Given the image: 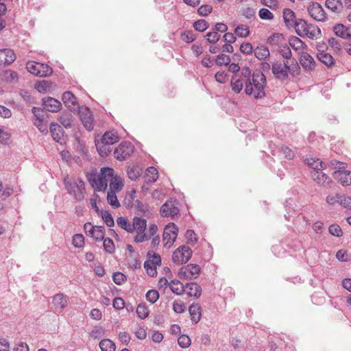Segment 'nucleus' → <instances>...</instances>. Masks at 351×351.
I'll list each match as a JSON object with an SVG mask.
<instances>
[{
    "label": "nucleus",
    "instance_id": "4c0bfd02",
    "mask_svg": "<svg viewBox=\"0 0 351 351\" xmlns=\"http://www.w3.org/2000/svg\"><path fill=\"white\" fill-rule=\"evenodd\" d=\"M50 132L55 141L59 142L62 135V129L57 123H51L50 125Z\"/></svg>",
    "mask_w": 351,
    "mask_h": 351
},
{
    "label": "nucleus",
    "instance_id": "9d476101",
    "mask_svg": "<svg viewBox=\"0 0 351 351\" xmlns=\"http://www.w3.org/2000/svg\"><path fill=\"white\" fill-rule=\"evenodd\" d=\"M310 16L317 21H325L327 15L322 5L317 2H311L307 7Z\"/></svg>",
    "mask_w": 351,
    "mask_h": 351
},
{
    "label": "nucleus",
    "instance_id": "c9c22d12",
    "mask_svg": "<svg viewBox=\"0 0 351 351\" xmlns=\"http://www.w3.org/2000/svg\"><path fill=\"white\" fill-rule=\"evenodd\" d=\"M141 171L142 169H140L139 167L135 165L129 166L127 169L128 178L131 180H136L137 178H138Z\"/></svg>",
    "mask_w": 351,
    "mask_h": 351
},
{
    "label": "nucleus",
    "instance_id": "dca6fc26",
    "mask_svg": "<svg viewBox=\"0 0 351 351\" xmlns=\"http://www.w3.org/2000/svg\"><path fill=\"white\" fill-rule=\"evenodd\" d=\"M43 108L49 112H56L60 110L61 103L53 97L43 99Z\"/></svg>",
    "mask_w": 351,
    "mask_h": 351
},
{
    "label": "nucleus",
    "instance_id": "c03bdc74",
    "mask_svg": "<svg viewBox=\"0 0 351 351\" xmlns=\"http://www.w3.org/2000/svg\"><path fill=\"white\" fill-rule=\"evenodd\" d=\"M107 201L108 203L114 208H117L120 206V203L117 197V193L108 191Z\"/></svg>",
    "mask_w": 351,
    "mask_h": 351
},
{
    "label": "nucleus",
    "instance_id": "5701e85b",
    "mask_svg": "<svg viewBox=\"0 0 351 351\" xmlns=\"http://www.w3.org/2000/svg\"><path fill=\"white\" fill-rule=\"evenodd\" d=\"M62 101L65 106H66L71 110H75L77 107L76 97L70 91H66L62 95Z\"/></svg>",
    "mask_w": 351,
    "mask_h": 351
},
{
    "label": "nucleus",
    "instance_id": "423d86ee",
    "mask_svg": "<svg viewBox=\"0 0 351 351\" xmlns=\"http://www.w3.org/2000/svg\"><path fill=\"white\" fill-rule=\"evenodd\" d=\"M192 253L193 251L189 246L181 245L173 252L172 261L176 264H185L191 258Z\"/></svg>",
    "mask_w": 351,
    "mask_h": 351
},
{
    "label": "nucleus",
    "instance_id": "f257e3e1",
    "mask_svg": "<svg viewBox=\"0 0 351 351\" xmlns=\"http://www.w3.org/2000/svg\"><path fill=\"white\" fill-rule=\"evenodd\" d=\"M266 79L263 73L253 74L245 84V94L254 99H260L265 96V85Z\"/></svg>",
    "mask_w": 351,
    "mask_h": 351
},
{
    "label": "nucleus",
    "instance_id": "ea45409f",
    "mask_svg": "<svg viewBox=\"0 0 351 351\" xmlns=\"http://www.w3.org/2000/svg\"><path fill=\"white\" fill-rule=\"evenodd\" d=\"M231 87L236 93H239L241 90V80L238 74L234 75L231 80Z\"/></svg>",
    "mask_w": 351,
    "mask_h": 351
},
{
    "label": "nucleus",
    "instance_id": "39448f33",
    "mask_svg": "<svg viewBox=\"0 0 351 351\" xmlns=\"http://www.w3.org/2000/svg\"><path fill=\"white\" fill-rule=\"evenodd\" d=\"M26 69L30 73L43 77L51 75L53 72L48 64L34 61L27 62Z\"/></svg>",
    "mask_w": 351,
    "mask_h": 351
},
{
    "label": "nucleus",
    "instance_id": "79ce46f5",
    "mask_svg": "<svg viewBox=\"0 0 351 351\" xmlns=\"http://www.w3.org/2000/svg\"><path fill=\"white\" fill-rule=\"evenodd\" d=\"M105 229L104 226H95L94 231L91 235L95 241H101L104 239Z\"/></svg>",
    "mask_w": 351,
    "mask_h": 351
},
{
    "label": "nucleus",
    "instance_id": "052dcab7",
    "mask_svg": "<svg viewBox=\"0 0 351 351\" xmlns=\"http://www.w3.org/2000/svg\"><path fill=\"white\" fill-rule=\"evenodd\" d=\"M258 15L263 20H271L274 18L273 13L266 8H261L259 10Z\"/></svg>",
    "mask_w": 351,
    "mask_h": 351
},
{
    "label": "nucleus",
    "instance_id": "20e7f679",
    "mask_svg": "<svg viewBox=\"0 0 351 351\" xmlns=\"http://www.w3.org/2000/svg\"><path fill=\"white\" fill-rule=\"evenodd\" d=\"M64 184L67 192L73 196L78 202L84 199L85 194V184L81 178L71 179L66 177L64 179Z\"/></svg>",
    "mask_w": 351,
    "mask_h": 351
},
{
    "label": "nucleus",
    "instance_id": "09e8293b",
    "mask_svg": "<svg viewBox=\"0 0 351 351\" xmlns=\"http://www.w3.org/2000/svg\"><path fill=\"white\" fill-rule=\"evenodd\" d=\"M136 313L139 318L145 319L149 315V310L145 304H138L136 308Z\"/></svg>",
    "mask_w": 351,
    "mask_h": 351
},
{
    "label": "nucleus",
    "instance_id": "e433bc0d",
    "mask_svg": "<svg viewBox=\"0 0 351 351\" xmlns=\"http://www.w3.org/2000/svg\"><path fill=\"white\" fill-rule=\"evenodd\" d=\"M99 348L101 351H115V343L109 339H102L99 343Z\"/></svg>",
    "mask_w": 351,
    "mask_h": 351
},
{
    "label": "nucleus",
    "instance_id": "6e6552de",
    "mask_svg": "<svg viewBox=\"0 0 351 351\" xmlns=\"http://www.w3.org/2000/svg\"><path fill=\"white\" fill-rule=\"evenodd\" d=\"M201 269L198 265L189 264L183 266L178 271V276L182 280H191L196 279L199 274Z\"/></svg>",
    "mask_w": 351,
    "mask_h": 351
},
{
    "label": "nucleus",
    "instance_id": "0e129e2a",
    "mask_svg": "<svg viewBox=\"0 0 351 351\" xmlns=\"http://www.w3.org/2000/svg\"><path fill=\"white\" fill-rule=\"evenodd\" d=\"M178 343L181 348H186L191 345V339L185 335L180 336Z\"/></svg>",
    "mask_w": 351,
    "mask_h": 351
},
{
    "label": "nucleus",
    "instance_id": "e2e57ef3",
    "mask_svg": "<svg viewBox=\"0 0 351 351\" xmlns=\"http://www.w3.org/2000/svg\"><path fill=\"white\" fill-rule=\"evenodd\" d=\"M156 266V265H152V263L147 261H145L144 264L147 274L152 277H154L157 275Z\"/></svg>",
    "mask_w": 351,
    "mask_h": 351
},
{
    "label": "nucleus",
    "instance_id": "4468645a",
    "mask_svg": "<svg viewBox=\"0 0 351 351\" xmlns=\"http://www.w3.org/2000/svg\"><path fill=\"white\" fill-rule=\"evenodd\" d=\"M300 62L302 66L307 71L314 69L316 65L314 58L308 53L307 51L300 54Z\"/></svg>",
    "mask_w": 351,
    "mask_h": 351
},
{
    "label": "nucleus",
    "instance_id": "7c9ffc66",
    "mask_svg": "<svg viewBox=\"0 0 351 351\" xmlns=\"http://www.w3.org/2000/svg\"><path fill=\"white\" fill-rule=\"evenodd\" d=\"M329 165L332 167L335 171L332 173V176H336L337 173H343L344 171H347L346 169L348 165L346 162L339 161L337 160L333 159L329 162Z\"/></svg>",
    "mask_w": 351,
    "mask_h": 351
},
{
    "label": "nucleus",
    "instance_id": "72a5a7b5",
    "mask_svg": "<svg viewBox=\"0 0 351 351\" xmlns=\"http://www.w3.org/2000/svg\"><path fill=\"white\" fill-rule=\"evenodd\" d=\"M158 178V170L154 167H149L146 170L145 182L147 184L153 183L156 181Z\"/></svg>",
    "mask_w": 351,
    "mask_h": 351
},
{
    "label": "nucleus",
    "instance_id": "864d4df0",
    "mask_svg": "<svg viewBox=\"0 0 351 351\" xmlns=\"http://www.w3.org/2000/svg\"><path fill=\"white\" fill-rule=\"evenodd\" d=\"M147 256L151 258L147 262L152 263V265H160L161 263V258L159 254H156L152 251H149L147 252Z\"/></svg>",
    "mask_w": 351,
    "mask_h": 351
},
{
    "label": "nucleus",
    "instance_id": "13d9d810",
    "mask_svg": "<svg viewBox=\"0 0 351 351\" xmlns=\"http://www.w3.org/2000/svg\"><path fill=\"white\" fill-rule=\"evenodd\" d=\"M230 62V58L228 56L221 53L217 56L216 63L219 66L228 65Z\"/></svg>",
    "mask_w": 351,
    "mask_h": 351
},
{
    "label": "nucleus",
    "instance_id": "9b49d317",
    "mask_svg": "<svg viewBox=\"0 0 351 351\" xmlns=\"http://www.w3.org/2000/svg\"><path fill=\"white\" fill-rule=\"evenodd\" d=\"M79 116L84 127L88 131H92L94 128V118L90 109L85 106L79 108Z\"/></svg>",
    "mask_w": 351,
    "mask_h": 351
},
{
    "label": "nucleus",
    "instance_id": "6ab92c4d",
    "mask_svg": "<svg viewBox=\"0 0 351 351\" xmlns=\"http://www.w3.org/2000/svg\"><path fill=\"white\" fill-rule=\"evenodd\" d=\"M313 180L319 185L328 186L332 183V180L322 171H316L312 173Z\"/></svg>",
    "mask_w": 351,
    "mask_h": 351
},
{
    "label": "nucleus",
    "instance_id": "774afa93",
    "mask_svg": "<svg viewBox=\"0 0 351 351\" xmlns=\"http://www.w3.org/2000/svg\"><path fill=\"white\" fill-rule=\"evenodd\" d=\"M112 279L115 284L121 285L126 280V276L121 272H116L113 274Z\"/></svg>",
    "mask_w": 351,
    "mask_h": 351
},
{
    "label": "nucleus",
    "instance_id": "6e6d98bb",
    "mask_svg": "<svg viewBox=\"0 0 351 351\" xmlns=\"http://www.w3.org/2000/svg\"><path fill=\"white\" fill-rule=\"evenodd\" d=\"M159 298V293L156 290H149L146 293V299L152 304L155 303Z\"/></svg>",
    "mask_w": 351,
    "mask_h": 351
},
{
    "label": "nucleus",
    "instance_id": "bf43d9fd",
    "mask_svg": "<svg viewBox=\"0 0 351 351\" xmlns=\"http://www.w3.org/2000/svg\"><path fill=\"white\" fill-rule=\"evenodd\" d=\"M84 244V237L81 234H75L73 237V245L75 247H82Z\"/></svg>",
    "mask_w": 351,
    "mask_h": 351
},
{
    "label": "nucleus",
    "instance_id": "680f3d73",
    "mask_svg": "<svg viewBox=\"0 0 351 351\" xmlns=\"http://www.w3.org/2000/svg\"><path fill=\"white\" fill-rule=\"evenodd\" d=\"M105 335V330L102 327L94 328L91 332L90 337L95 339H98Z\"/></svg>",
    "mask_w": 351,
    "mask_h": 351
},
{
    "label": "nucleus",
    "instance_id": "473e14b6",
    "mask_svg": "<svg viewBox=\"0 0 351 351\" xmlns=\"http://www.w3.org/2000/svg\"><path fill=\"white\" fill-rule=\"evenodd\" d=\"M267 43L271 46H279L285 42L282 34L274 33L267 38Z\"/></svg>",
    "mask_w": 351,
    "mask_h": 351
},
{
    "label": "nucleus",
    "instance_id": "7ed1b4c3",
    "mask_svg": "<svg viewBox=\"0 0 351 351\" xmlns=\"http://www.w3.org/2000/svg\"><path fill=\"white\" fill-rule=\"evenodd\" d=\"M295 30L298 36L307 37L311 40H316L321 36V30L317 25L303 19L298 20Z\"/></svg>",
    "mask_w": 351,
    "mask_h": 351
},
{
    "label": "nucleus",
    "instance_id": "4be33fe9",
    "mask_svg": "<svg viewBox=\"0 0 351 351\" xmlns=\"http://www.w3.org/2000/svg\"><path fill=\"white\" fill-rule=\"evenodd\" d=\"M184 292L189 296L198 298L202 294V288L197 282H188L184 285Z\"/></svg>",
    "mask_w": 351,
    "mask_h": 351
},
{
    "label": "nucleus",
    "instance_id": "2eb2a0df",
    "mask_svg": "<svg viewBox=\"0 0 351 351\" xmlns=\"http://www.w3.org/2000/svg\"><path fill=\"white\" fill-rule=\"evenodd\" d=\"M289 44L294 51L300 54L308 50L307 45L300 38L295 36L289 38Z\"/></svg>",
    "mask_w": 351,
    "mask_h": 351
},
{
    "label": "nucleus",
    "instance_id": "338daca9",
    "mask_svg": "<svg viewBox=\"0 0 351 351\" xmlns=\"http://www.w3.org/2000/svg\"><path fill=\"white\" fill-rule=\"evenodd\" d=\"M185 237L186 239L188 244L194 245L197 241L196 234H195V232L192 230H188L186 232Z\"/></svg>",
    "mask_w": 351,
    "mask_h": 351
},
{
    "label": "nucleus",
    "instance_id": "0eeeda50",
    "mask_svg": "<svg viewBox=\"0 0 351 351\" xmlns=\"http://www.w3.org/2000/svg\"><path fill=\"white\" fill-rule=\"evenodd\" d=\"M178 233V227L173 223L167 225L164 229L162 241L165 247H171L176 240Z\"/></svg>",
    "mask_w": 351,
    "mask_h": 351
},
{
    "label": "nucleus",
    "instance_id": "de8ad7c7",
    "mask_svg": "<svg viewBox=\"0 0 351 351\" xmlns=\"http://www.w3.org/2000/svg\"><path fill=\"white\" fill-rule=\"evenodd\" d=\"M101 215L104 223L108 227H112L114 225L112 215L108 211H101Z\"/></svg>",
    "mask_w": 351,
    "mask_h": 351
},
{
    "label": "nucleus",
    "instance_id": "5fc2aeb1",
    "mask_svg": "<svg viewBox=\"0 0 351 351\" xmlns=\"http://www.w3.org/2000/svg\"><path fill=\"white\" fill-rule=\"evenodd\" d=\"M289 73L293 77L299 75L300 73V67L297 62H293L292 64H289L288 62Z\"/></svg>",
    "mask_w": 351,
    "mask_h": 351
},
{
    "label": "nucleus",
    "instance_id": "f8f14e48",
    "mask_svg": "<svg viewBox=\"0 0 351 351\" xmlns=\"http://www.w3.org/2000/svg\"><path fill=\"white\" fill-rule=\"evenodd\" d=\"M134 151L133 145L129 142L121 143L114 150V157L119 160L128 158Z\"/></svg>",
    "mask_w": 351,
    "mask_h": 351
},
{
    "label": "nucleus",
    "instance_id": "37998d69",
    "mask_svg": "<svg viewBox=\"0 0 351 351\" xmlns=\"http://www.w3.org/2000/svg\"><path fill=\"white\" fill-rule=\"evenodd\" d=\"M59 121L60 123L66 128H70L73 125V118L70 113L62 114Z\"/></svg>",
    "mask_w": 351,
    "mask_h": 351
},
{
    "label": "nucleus",
    "instance_id": "a878e982",
    "mask_svg": "<svg viewBox=\"0 0 351 351\" xmlns=\"http://www.w3.org/2000/svg\"><path fill=\"white\" fill-rule=\"evenodd\" d=\"M284 22L287 27H295L298 20L293 11L291 9L286 8L283 11Z\"/></svg>",
    "mask_w": 351,
    "mask_h": 351
},
{
    "label": "nucleus",
    "instance_id": "aec40b11",
    "mask_svg": "<svg viewBox=\"0 0 351 351\" xmlns=\"http://www.w3.org/2000/svg\"><path fill=\"white\" fill-rule=\"evenodd\" d=\"M53 304L57 312H62L67 306V298L62 293H58L53 297Z\"/></svg>",
    "mask_w": 351,
    "mask_h": 351
},
{
    "label": "nucleus",
    "instance_id": "603ef678",
    "mask_svg": "<svg viewBox=\"0 0 351 351\" xmlns=\"http://www.w3.org/2000/svg\"><path fill=\"white\" fill-rule=\"evenodd\" d=\"M103 241L104 250L109 254L112 253L114 250V245L112 240L110 238H106L104 239Z\"/></svg>",
    "mask_w": 351,
    "mask_h": 351
},
{
    "label": "nucleus",
    "instance_id": "ddd939ff",
    "mask_svg": "<svg viewBox=\"0 0 351 351\" xmlns=\"http://www.w3.org/2000/svg\"><path fill=\"white\" fill-rule=\"evenodd\" d=\"M16 60V55L10 49H0V65H9Z\"/></svg>",
    "mask_w": 351,
    "mask_h": 351
},
{
    "label": "nucleus",
    "instance_id": "a18cd8bd",
    "mask_svg": "<svg viewBox=\"0 0 351 351\" xmlns=\"http://www.w3.org/2000/svg\"><path fill=\"white\" fill-rule=\"evenodd\" d=\"M95 145L99 154L102 156H107L110 152L109 145H106L100 141L95 142Z\"/></svg>",
    "mask_w": 351,
    "mask_h": 351
},
{
    "label": "nucleus",
    "instance_id": "3c124183",
    "mask_svg": "<svg viewBox=\"0 0 351 351\" xmlns=\"http://www.w3.org/2000/svg\"><path fill=\"white\" fill-rule=\"evenodd\" d=\"M340 5L339 0H326V6L335 12H339Z\"/></svg>",
    "mask_w": 351,
    "mask_h": 351
},
{
    "label": "nucleus",
    "instance_id": "f3484780",
    "mask_svg": "<svg viewBox=\"0 0 351 351\" xmlns=\"http://www.w3.org/2000/svg\"><path fill=\"white\" fill-rule=\"evenodd\" d=\"M32 113L35 117V119L34 121V125L38 129V130L41 132H47L48 125L47 123H45L43 119V116L40 114V110L36 107L32 108Z\"/></svg>",
    "mask_w": 351,
    "mask_h": 351
},
{
    "label": "nucleus",
    "instance_id": "b1692460",
    "mask_svg": "<svg viewBox=\"0 0 351 351\" xmlns=\"http://www.w3.org/2000/svg\"><path fill=\"white\" fill-rule=\"evenodd\" d=\"M189 311L192 323H198L202 317L200 305L199 304H192L189 308Z\"/></svg>",
    "mask_w": 351,
    "mask_h": 351
},
{
    "label": "nucleus",
    "instance_id": "c756f323",
    "mask_svg": "<svg viewBox=\"0 0 351 351\" xmlns=\"http://www.w3.org/2000/svg\"><path fill=\"white\" fill-rule=\"evenodd\" d=\"M317 57L320 62L328 67H330L335 64V60L333 57L330 53L324 51L317 53Z\"/></svg>",
    "mask_w": 351,
    "mask_h": 351
},
{
    "label": "nucleus",
    "instance_id": "393cba45",
    "mask_svg": "<svg viewBox=\"0 0 351 351\" xmlns=\"http://www.w3.org/2000/svg\"><path fill=\"white\" fill-rule=\"evenodd\" d=\"M304 162L308 167H311L316 171H322L326 168V165L321 161L319 158L313 157H306L304 158Z\"/></svg>",
    "mask_w": 351,
    "mask_h": 351
},
{
    "label": "nucleus",
    "instance_id": "2f4dec72",
    "mask_svg": "<svg viewBox=\"0 0 351 351\" xmlns=\"http://www.w3.org/2000/svg\"><path fill=\"white\" fill-rule=\"evenodd\" d=\"M147 226V221L145 219L135 217L133 219V223H132V232L136 231H145Z\"/></svg>",
    "mask_w": 351,
    "mask_h": 351
},
{
    "label": "nucleus",
    "instance_id": "f704fd0d",
    "mask_svg": "<svg viewBox=\"0 0 351 351\" xmlns=\"http://www.w3.org/2000/svg\"><path fill=\"white\" fill-rule=\"evenodd\" d=\"M171 291L177 295H181L184 292V285L178 280H173L169 283Z\"/></svg>",
    "mask_w": 351,
    "mask_h": 351
},
{
    "label": "nucleus",
    "instance_id": "1a4fd4ad",
    "mask_svg": "<svg viewBox=\"0 0 351 351\" xmlns=\"http://www.w3.org/2000/svg\"><path fill=\"white\" fill-rule=\"evenodd\" d=\"M272 73L278 80H285L289 77L288 60L276 61L272 64Z\"/></svg>",
    "mask_w": 351,
    "mask_h": 351
},
{
    "label": "nucleus",
    "instance_id": "58836bf2",
    "mask_svg": "<svg viewBox=\"0 0 351 351\" xmlns=\"http://www.w3.org/2000/svg\"><path fill=\"white\" fill-rule=\"evenodd\" d=\"M254 54L258 59L263 60L269 56V51L267 47L265 46H260L257 47L254 49Z\"/></svg>",
    "mask_w": 351,
    "mask_h": 351
},
{
    "label": "nucleus",
    "instance_id": "a19ab883",
    "mask_svg": "<svg viewBox=\"0 0 351 351\" xmlns=\"http://www.w3.org/2000/svg\"><path fill=\"white\" fill-rule=\"evenodd\" d=\"M117 225L128 232H132V223H130L125 217H119L117 219Z\"/></svg>",
    "mask_w": 351,
    "mask_h": 351
},
{
    "label": "nucleus",
    "instance_id": "f03ea898",
    "mask_svg": "<svg viewBox=\"0 0 351 351\" xmlns=\"http://www.w3.org/2000/svg\"><path fill=\"white\" fill-rule=\"evenodd\" d=\"M114 169L110 167H103L100 173H90L87 176V180L91 186L97 191H105L108 187V180Z\"/></svg>",
    "mask_w": 351,
    "mask_h": 351
},
{
    "label": "nucleus",
    "instance_id": "69168bd1",
    "mask_svg": "<svg viewBox=\"0 0 351 351\" xmlns=\"http://www.w3.org/2000/svg\"><path fill=\"white\" fill-rule=\"evenodd\" d=\"M329 232L335 237H339L343 235V231L337 224H332L328 228Z\"/></svg>",
    "mask_w": 351,
    "mask_h": 351
},
{
    "label": "nucleus",
    "instance_id": "4d7b16f0",
    "mask_svg": "<svg viewBox=\"0 0 351 351\" xmlns=\"http://www.w3.org/2000/svg\"><path fill=\"white\" fill-rule=\"evenodd\" d=\"M3 77L7 82H12L17 81L18 74L14 71L8 70L4 72Z\"/></svg>",
    "mask_w": 351,
    "mask_h": 351
},
{
    "label": "nucleus",
    "instance_id": "8fccbe9b",
    "mask_svg": "<svg viewBox=\"0 0 351 351\" xmlns=\"http://www.w3.org/2000/svg\"><path fill=\"white\" fill-rule=\"evenodd\" d=\"M193 27L199 32H204L208 27V23L204 19H200L193 23Z\"/></svg>",
    "mask_w": 351,
    "mask_h": 351
},
{
    "label": "nucleus",
    "instance_id": "c85d7f7f",
    "mask_svg": "<svg viewBox=\"0 0 351 351\" xmlns=\"http://www.w3.org/2000/svg\"><path fill=\"white\" fill-rule=\"evenodd\" d=\"M119 139V137L117 132L108 131L104 133L100 141L106 145H112L116 143Z\"/></svg>",
    "mask_w": 351,
    "mask_h": 351
},
{
    "label": "nucleus",
    "instance_id": "a211bd4d",
    "mask_svg": "<svg viewBox=\"0 0 351 351\" xmlns=\"http://www.w3.org/2000/svg\"><path fill=\"white\" fill-rule=\"evenodd\" d=\"M178 213V208L171 201H167L160 208V213L162 217H174Z\"/></svg>",
    "mask_w": 351,
    "mask_h": 351
},
{
    "label": "nucleus",
    "instance_id": "cd10ccee",
    "mask_svg": "<svg viewBox=\"0 0 351 351\" xmlns=\"http://www.w3.org/2000/svg\"><path fill=\"white\" fill-rule=\"evenodd\" d=\"M342 186H348L351 185V171H347L343 173H337L333 177Z\"/></svg>",
    "mask_w": 351,
    "mask_h": 351
},
{
    "label": "nucleus",
    "instance_id": "412c9836",
    "mask_svg": "<svg viewBox=\"0 0 351 351\" xmlns=\"http://www.w3.org/2000/svg\"><path fill=\"white\" fill-rule=\"evenodd\" d=\"M109 191L110 192L118 193L121 191L123 187V182L121 178L114 176V173H111V177L108 180Z\"/></svg>",
    "mask_w": 351,
    "mask_h": 351
},
{
    "label": "nucleus",
    "instance_id": "49530a36",
    "mask_svg": "<svg viewBox=\"0 0 351 351\" xmlns=\"http://www.w3.org/2000/svg\"><path fill=\"white\" fill-rule=\"evenodd\" d=\"M51 86V82L47 80H43L35 84V88L40 93L46 92Z\"/></svg>",
    "mask_w": 351,
    "mask_h": 351
},
{
    "label": "nucleus",
    "instance_id": "bb28decb",
    "mask_svg": "<svg viewBox=\"0 0 351 351\" xmlns=\"http://www.w3.org/2000/svg\"><path fill=\"white\" fill-rule=\"evenodd\" d=\"M334 33L339 37L345 39H351L350 29L343 24H337L333 27Z\"/></svg>",
    "mask_w": 351,
    "mask_h": 351
}]
</instances>
